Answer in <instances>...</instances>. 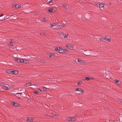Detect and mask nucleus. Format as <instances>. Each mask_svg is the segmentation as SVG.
Masks as SVG:
<instances>
[{"label": "nucleus", "instance_id": "1", "mask_svg": "<svg viewBox=\"0 0 122 122\" xmlns=\"http://www.w3.org/2000/svg\"><path fill=\"white\" fill-rule=\"evenodd\" d=\"M1 86L3 87V89L6 90H8L9 89V86L7 84H5L3 83L0 84Z\"/></svg>", "mask_w": 122, "mask_h": 122}, {"label": "nucleus", "instance_id": "2", "mask_svg": "<svg viewBox=\"0 0 122 122\" xmlns=\"http://www.w3.org/2000/svg\"><path fill=\"white\" fill-rule=\"evenodd\" d=\"M67 120L68 121H71V122H74L75 121L76 119L75 118L72 117H69L67 118Z\"/></svg>", "mask_w": 122, "mask_h": 122}, {"label": "nucleus", "instance_id": "3", "mask_svg": "<svg viewBox=\"0 0 122 122\" xmlns=\"http://www.w3.org/2000/svg\"><path fill=\"white\" fill-rule=\"evenodd\" d=\"M10 72L12 73L13 74H16L19 72L18 71L16 70H14L12 69H10L9 70Z\"/></svg>", "mask_w": 122, "mask_h": 122}, {"label": "nucleus", "instance_id": "4", "mask_svg": "<svg viewBox=\"0 0 122 122\" xmlns=\"http://www.w3.org/2000/svg\"><path fill=\"white\" fill-rule=\"evenodd\" d=\"M66 46L67 48H69L71 50H72L73 49V46L71 44H66Z\"/></svg>", "mask_w": 122, "mask_h": 122}, {"label": "nucleus", "instance_id": "5", "mask_svg": "<svg viewBox=\"0 0 122 122\" xmlns=\"http://www.w3.org/2000/svg\"><path fill=\"white\" fill-rule=\"evenodd\" d=\"M4 15L1 14L0 15V21H3L6 18V17H3Z\"/></svg>", "mask_w": 122, "mask_h": 122}, {"label": "nucleus", "instance_id": "6", "mask_svg": "<svg viewBox=\"0 0 122 122\" xmlns=\"http://www.w3.org/2000/svg\"><path fill=\"white\" fill-rule=\"evenodd\" d=\"M60 24V23H58V25H57V27L58 28H61L65 26V25L64 24H62L60 25L59 24Z\"/></svg>", "mask_w": 122, "mask_h": 122}, {"label": "nucleus", "instance_id": "7", "mask_svg": "<svg viewBox=\"0 0 122 122\" xmlns=\"http://www.w3.org/2000/svg\"><path fill=\"white\" fill-rule=\"evenodd\" d=\"M33 120V118L31 117L30 119V117H28L27 118V122H32Z\"/></svg>", "mask_w": 122, "mask_h": 122}, {"label": "nucleus", "instance_id": "8", "mask_svg": "<svg viewBox=\"0 0 122 122\" xmlns=\"http://www.w3.org/2000/svg\"><path fill=\"white\" fill-rule=\"evenodd\" d=\"M21 7V6L18 4H15L13 5V7L14 8H18Z\"/></svg>", "mask_w": 122, "mask_h": 122}, {"label": "nucleus", "instance_id": "9", "mask_svg": "<svg viewBox=\"0 0 122 122\" xmlns=\"http://www.w3.org/2000/svg\"><path fill=\"white\" fill-rule=\"evenodd\" d=\"M11 104L13 106L15 107H17L19 106V104L17 103H15L14 102H13L11 103Z\"/></svg>", "mask_w": 122, "mask_h": 122}, {"label": "nucleus", "instance_id": "10", "mask_svg": "<svg viewBox=\"0 0 122 122\" xmlns=\"http://www.w3.org/2000/svg\"><path fill=\"white\" fill-rule=\"evenodd\" d=\"M77 61L78 62L81 63H84L85 62V61L82 60L80 59H78Z\"/></svg>", "mask_w": 122, "mask_h": 122}, {"label": "nucleus", "instance_id": "11", "mask_svg": "<svg viewBox=\"0 0 122 122\" xmlns=\"http://www.w3.org/2000/svg\"><path fill=\"white\" fill-rule=\"evenodd\" d=\"M20 94L21 96L22 97H23L25 95V93L22 92V93H16V95H17L18 94Z\"/></svg>", "mask_w": 122, "mask_h": 122}, {"label": "nucleus", "instance_id": "12", "mask_svg": "<svg viewBox=\"0 0 122 122\" xmlns=\"http://www.w3.org/2000/svg\"><path fill=\"white\" fill-rule=\"evenodd\" d=\"M32 84L31 82H30L28 83H26L25 84V86H30L32 85Z\"/></svg>", "mask_w": 122, "mask_h": 122}, {"label": "nucleus", "instance_id": "13", "mask_svg": "<svg viewBox=\"0 0 122 122\" xmlns=\"http://www.w3.org/2000/svg\"><path fill=\"white\" fill-rule=\"evenodd\" d=\"M100 8H102L105 5L103 3H100L99 4Z\"/></svg>", "mask_w": 122, "mask_h": 122}, {"label": "nucleus", "instance_id": "14", "mask_svg": "<svg viewBox=\"0 0 122 122\" xmlns=\"http://www.w3.org/2000/svg\"><path fill=\"white\" fill-rule=\"evenodd\" d=\"M90 51H85V55H87V56H89L90 54Z\"/></svg>", "mask_w": 122, "mask_h": 122}, {"label": "nucleus", "instance_id": "15", "mask_svg": "<svg viewBox=\"0 0 122 122\" xmlns=\"http://www.w3.org/2000/svg\"><path fill=\"white\" fill-rule=\"evenodd\" d=\"M93 79L91 78L86 77V78L84 79V80H86L87 81L90 80H92Z\"/></svg>", "mask_w": 122, "mask_h": 122}, {"label": "nucleus", "instance_id": "16", "mask_svg": "<svg viewBox=\"0 0 122 122\" xmlns=\"http://www.w3.org/2000/svg\"><path fill=\"white\" fill-rule=\"evenodd\" d=\"M107 38L105 37L103 38H102V39L101 40L102 41H103L104 42H105L107 41Z\"/></svg>", "mask_w": 122, "mask_h": 122}, {"label": "nucleus", "instance_id": "17", "mask_svg": "<svg viewBox=\"0 0 122 122\" xmlns=\"http://www.w3.org/2000/svg\"><path fill=\"white\" fill-rule=\"evenodd\" d=\"M48 11L50 13H52L54 12V10L52 9H50L48 10Z\"/></svg>", "mask_w": 122, "mask_h": 122}, {"label": "nucleus", "instance_id": "18", "mask_svg": "<svg viewBox=\"0 0 122 122\" xmlns=\"http://www.w3.org/2000/svg\"><path fill=\"white\" fill-rule=\"evenodd\" d=\"M8 45L10 46H12L13 45V43L11 41L8 43Z\"/></svg>", "mask_w": 122, "mask_h": 122}, {"label": "nucleus", "instance_id": "19", "mask_svg": "<svg viewBox=\"0 0 122 122\" xmlns=\"http://www.w3.org/2000/svg\"><path fill=\"white\" fill-rule=\"evenodd\" d=\"M15 61L17 62L18 63H20V59L19 58H15Z\"/></svg>", "mask_w": 122, "mask_h": 122}, {"label": "nucleus", "instance_id": "20", "mask_svg": "<svg viewBox=\"0 0 122 122\" xmlns=\"http://www.w3.org/2000/svg\"><path fill=\"white\" fill-rule=\"evenodd\" d=\"M65 50L64 49H62L61 48V49H60L59 50V52L60 53H63V52H64V50Z\"/></svg>", "mask_w": 122, "mask_h": 122}, {"label": "nucleus", "instance_id": "21", "mask_svg": "<svg viewBox=\"0 0 122 122\" xmlns=\"http://www.w3.org/2000/svg\"><path fill=\"white\" fill-rule=\"evenodd\" d=\"M61 48L60 47H57L55 48V49L56 50L58 51H59V50L61 49Z\"/></svg>", "mask_w": 122, "mask_h": 122}, {"label": "nucleus", "instance_id": "22", "mask_svg": "<svg viewBox=\"0 0 122 122\" xmlns=\"http://www.w3.org/2000/svg\"><path fill=\"white\" fill-rule=\"evenodd\" d=\"M24 63H27L29 62V61L27 60H24Z\"/></svg>", "mask_w": 122, "mask_h": 122}, {"label": "nucleus", "instance_id": "23", "mask_svg": "<svg viewBox=\"0 0 122 122\" xmlns=\"http://www.w3.org/2000/svg\"><path fill=\"white\" fill-rule=\"evenodd\" d=\"M53 55L54 54H53L51 53L48 56L50 58H51L52 56H53Z\"/></svg>", "mask_w": 122, "mask_h": 122}, {"label": "nucleus", "instance_id": "24", "mask_svg": "<svg viewBox=\"0 0 122 122\" xmlns=\"http://www.w3.org/2000/svg\"><path fill=\"white\" fill-rule=\"evenodd\" d=\"M20 63H24V60L23 59H20Z\"/></svg>", "mask_w": 122, "mask_h": 122}, {"label": "nucleus", "instance_id": "25", "mask_svg": "<svg viewBox=\"0 0 122 122\" xmlns=\"http://www.w3.org/2000/svg\"><path fill=\"white\" fill-rule=\"evenodd\" d=\"M81 91V89L80 88H77L75 89V91H78V92Z\"/></svg>", "mask_w": 122, "mask_h": 122}, {"label": "nucleus", "instance_id": "26", "mask_svg": "<svg viewBox=\"0 0 122 122\" xmlns=\"http://www.w3.org/2000/svg\"><path fill=\"white\" fill-rule=\"evenodd\" d=\"M43 89L45 91H46L47 90V88L44 86H43Z\"/></svg>", "mask_w": 122, "mask_h": 122}, {"label": "nucleus", "instance_id": "27", "mask_svg": "<svg viewBox=\"0 0 122 122\" xmlns=\"http://www.w3.org/2000/svg\"><path fill=\"white\" fill-rule=\"evenodd\" d=\"M68 36V34L67 33L65 35L64 37L65 38H66Z\"/></svg>", "mask_w": 122, "mask_h": 122}, {"label": "nucleus", "instance_id": "28", "mask_svg": "<svg viewBox=\"0 0 122 122\" xmlns=\"http://www.w3.org/2000/svg\"><path fill=\"white\" fill-rule=\"evenodd\" d=\"M63 7L66 9L67 8L66 5H63Z\"/></svg>", "mask_w": 122, "mask_h": 122}, {"label": "nucleus", "instance_id": "29", "mask_svg": "<svg viewBox=\"0 0 122 122\" xmlns=\"http://www.w3.org/2000/svg\"><path fill=\"white\" fill-rule=\"evenodd\" d=\"M82 83V81H79V82H78L77 83V84L78 85H79L80 84H81Z\"/></svg>", "mask_w": 122, "mask_h": 122}, {"label": "nucleus", "instance_id": "30", "mask_svg": "<svg viewBox=\"0 0 122 122\" xmlns=\"http://www.w3.org/2000/svg\"><path fill=\"white\" fill-rule=\"evenodd\" d=\"M115 81L117 83H118L119 82V81L118 80H115Z\"/></svg>", "mask_w": 122, "mask_h": 122}, {"label": "nucleus", "instance_id": "31", "mask_svg": "<svg viewBox=\"0 0 122 122\" xmlns=\"http://www.w3.org/2000/svg\"><path fill=\"white\" fill-rule=\"evenodd\" d=\"M58 23H55L54 24V26L57 25H57H58Z\"/></svg>", "mask_w": 122, "mask_h": 122}, {"label": "nucleus", "instance_id": "32", "mask_svg": "<svg viewBox=\"0 0 122 122\" xmlns=\"http://www.w3.org/2000/svg\"><path fill=\"white\" fill-rule=\"evenodd\" d=\"M50 26L51 27H53L54 26V25L53 24H50Z\"/></svg>", "mask_w": 122, "mask_h": 122}, {"label": "nucleus", "instance_id": "33", "mask_svg": "<svg viewBox=\"0 0 122 122\" xmlns=\"http://www.w3.org/2000/svg\"><path fill=\"white\" fill-rule=\"evenodd\" d=\"M110 38L107 39V41H108L109 42H110Z\"/></svg>", "mask_w": 122, "mask_h": 122}, {"label": "nucleus", "instance_id": "34", "mask_svg": "<svg viewBox=\"0 0 122 122\" xmlns=\"http://www.w3.org/2000/svg\"><path fill=\"white\" fill-rule=\"evenodd\" d=\"M81 94H83L84 93V91L83 90H81Z\"/></svg>", "mask_w": 122, "mask_h": 122}, {"label": "nucleus", "instance_id": "35", "mask_svg": "<svg viewBox=\"0 0 122 122\" xmlns=\"http://www.w3.org/2000/svg\"><path fill=\"white\" fill-rule=\"evenodd\" d=\"M118 101L119 102H122V100L121 99H119L118 100Z\"/></svg>", "mask_w": 122, "mask_h": 122}, {"label": "nucleus", "instance_id": "36", "mask_svg": "<svg viewBox=\"0 0 122 122\" xmlns=\"http://www.w3.org/2000/svg\"><path fill=\"white\" fill-rule=\"evenodd\" d=\"M65 50H64V52H63V53H65L67 51V50L66 49H64Z\"/></svg>", "mask_w": 122, "mask_h": 122}, {"label": "nucleus", "instance_id": "37", "mask_svg": "<svg viewBox=\"0 0 122 122\" xmlns=\"http://www.w3.org/2000/svg\"><path fill=\"white\" fill-rule=\"evenodd\" d=\"M52 114L53 115V117H55L56 116V114H55L53 113H52Z\"/></svg>", "mask_w": 122, "mask_h": 122}, {"label": "nucleus", "instance_id": "38", "mask_svg": "<svg viewBox=\"0 0 122 122\" xmlns=\"http://www.w3.org/2000/svg\"><path fill=\"white\" fill-rule=\"evenodd\" d=\"M86 15H88L89 16H90V14H85V16H86Z\"/></svg>", "mask_w": 122, "mask_h": 122}, {"label": "nucleus", "instance_id": "39", "mask_svg": "<svg viewBox=\"0 0 122 122\" xmlns=\"http://www.w3.org/2000/svg\"><path fill=\"white\" fill-rule=\"evenodd\" d=\"M34 93L37 94L38 93V92L36 91H34Z\"/></svg>", "mask_w": 122, "mask_h": 122}, {"label": "nucleus", "instance_id": "40", "mask_svg": "<svg viewBox=\"0 0 122 122\" xmlns=\"http://www.w3.org/2000/svg\"><path fill=\"white\" fill-rule=\"evenodd\" d=\"M61 35L62 36V37H64V36H65L64 34L63 33H62V34H61Z\"/></svg>", "mask_w": 122, "mask_h": 122}, {"label": "nucleus", "instance_id": "41", "mask_svg": "<svg viewBox=\"0 0 122 122\" xmlns=\"http://www.w3.org/2000/svg\"><path fill=\"white\" fill-rule=\"evenodd\" d=\"M42 19H43V20L44 21H46V19L45 18H43Z\"/></svg>", "mask_w": 122, "mask_h": 122}, {"label": "nucleus", "instance_id": "42", "mask_svg": "<svg viewBox=\"0 0 122 122\" xmlns=\"http://www.w3.org/2000/svg\"><path fill=\"white\" fill-rule=\"evenodd\" d=\"M52 1L51 0L49 2H48V3H51L52 2Z\"/></svg>", "mask_w": 122, "mask_h": 122}, {"label": "nucleus", "instance_id": "43", "mask_svg": "<svg viewBox=\"0 0 122 122\" xmlns=\"http://www.w3.org/2000/svg\"><path fill=\"white\" fill-rule=\"evenodd\" d=\"M41 91V90L40 89H38V91Z\"/></svg>", "mask_w": 122, "mask_h": 122}, {"label": "nucleus", "instance_id": "44", "mask_svg": "<svg viewBox=\"0 0 122 122\" xmlns=\"http://www.w3.org/2000/svg\"><path fill=\"white\" fill-rule=\"evenodd\" d=\"M12 15H8V16H9V17H11L12 16Z\"/></svg>", "mask_w": 122, "mask_h": 122}, {"label": "nucleus", "instance_id": "45", "mask_svg": "<svg viewBox=\"0 0 122 122\" xmlns=\"http://www.w3.org/2000/svg\"><path fill=\"white\" fill-rule=\"evenodd\" d=\"M7 73H9L10 72L9 71H7Z\"/></svg>", "mask_w": 122, "mask_h": 122}, {"label": "nucleus", "instance_id": "46", "mask_svg": "<svg viewBox=\"0 0 122 122\" xmlns=\"http://www.w3.org/2000/svg\"><path fill=\"white\" fill-rule=\"evenodd\" d=\"M29 101V100H27V102H28Z\"/></svg>", "mask_w": 122, "mask_h": 122}, {"label": "nucleus", "instance_id": "47", "mask_svg": "<svg viewBox=\"0 0 122 122\" xmlns=\"http://www.w3.org/2000/svg\"><path fill=\"white\" fill-rule=\"evenodd\" d=\"M121 3H122V0H121Z\"/></svg>", "mask_w": 122, "mask_h": 122}, {"label": "nucleus", "instance_id": "48", "mask_svg": "<svg viewBox=\"0 0 122 122\" xmlns=\"http://www.w3.org/2000/svg\"><path fill=\"white\" fill-rule=\"evenodd\" d=\"M18 98L19 99H20V97H18Z\"/></svg>", "mask_w": 122, "mask_h": 122}, {"label": "nucleus", "instance_id": "49", "mask_svg": "<svg viewBox=\"0 0 122 122\" xmlns=\"http://www.w3.org/2000/svg\"><path fill=\"white\" fill-rule=\"evenodd\" d=\"M121 103H122V102H121Z\"/></svg>", "mask_w": 122, "mask_h": 122}, {"label": "nucleus", "instance_id": "50", "mask_svg": "<svg viewBox=\"0 0 122 122\" xmlns=\"http://www.w3.org/2000/svg\"><path fill=\"white\" fill-rule=\"evenodd\" d=\"M19 93H21V92H19Z\"/></svg>", "mask_w": 122, "mask_h": 122}]
</instances>
